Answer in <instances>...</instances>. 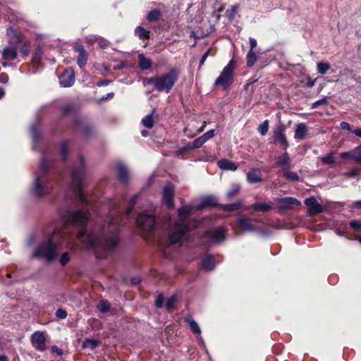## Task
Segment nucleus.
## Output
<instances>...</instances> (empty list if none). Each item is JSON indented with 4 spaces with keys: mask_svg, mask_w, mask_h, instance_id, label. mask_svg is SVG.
Segmentation results:
<instances>
[{
    "mask_svg": "<svg viewBox=\"0 0 361 361\" xmlns=\"http://www.w3.org/2000/svg\"><path fill=\"white\" fill-rule=\"evenodd\" d=\"M77 238L81 240L86 247L95 251L111 250L114 248L119 242L118 226L112 219H108L107 226H96L89 233L82 229Z\"/></svg>",
    "mask_w": 361,
    "mask_h": 361,
    "instance_id": "1",
    "label": "nucleus"
},
{
    "mask_svg": "<svg viewBox=\"0 0 361 361\" xmlns=\"http://www.w3.org/2000/svg\"><path fill=\"white\" fill-rule=\"evenodd\" d=\"M192 207L185 205L178 209V219L170 228L169 232V243L173 245L180 241L181 238L188 231V217L192 211Z\"/></svg>",
    "mask_w": 361,
    "mask_h": 361,
    "instance_id": "2",
    "label": "nucleus"
},
{
    "mask_svg": "<svg viewBox=\"0 0 361 361\" xmlns=\"http://www.w3.org/2000/svg\"><path fill=\"white\" fill-rule=\"evenodd\" d=\"M51 162L47 159H42L39 165V171L35 174V180L32 189V194L36 197H42L48 195L52 188L46 171L50 167Z\"/></svg>",
    "mask_w": 361,
    "mask_h": 361,
    "instance_id": "3",
    "label": "nucleus"
},
{
    "mask_svg": "<svg viewBox=\"0 0 361 361\" xmlns=\"http://www.w3.org/2000/svg\"><path fill=\"white\" fill-rule=\"evenodd\" d=\"M59 235L54 233L46 241L39 244L33 252L32 257L44 259L48 263L54 260L59 255V244L56 242V238Z\"/></svg>",
    "mask_w": 361,
    "mask_h": 361,
    "instance_id": "4",
    "label": "nucleus"
},
{
    "mask_svg": "<svg viewBox=\"0 0 361 361\" xmlns=\"http://www.w3.org/2000/svg\"><path fill=\"white\" fill-rule=\"evenodd\" d=\"M178 71L173 68L168 73L147 79L145 83L153 85L154 88L159 92L169 93L178 80Z\"/></svg>",
    "mask_w": 361,
    "mask_h": 361,
    "instance_id": "5",
    "label": "nucleus"
},
{
    "mask_svg": "<svg viewBox=\"0 0 361 361\" xmlns=\"http://www.w3.org/2000/svg\"><path fill=\"white\" fill-rule=\"evenodd\" d=\"M84 173V159L82 157L79 159V166L74 169L72 172V182L74 185L73 192L75 198L82 204H87L88 201L82 193L81 187L82 183V176Z\"/></svg>",
    "mask_w": 361,
    "mask_h": 361,
    "instance_id": "6",
    "label": "nucleus"
},
{
    "mask_svg": "<svg viewBox=\"0 0 361 361\" xmlns=\"http://www.w3.org/2000/svg\"><path fill=\"white\" fill-rule=\"evenodd\" d=\"M235 69V61L231 59L224 68L220 75L216 79L214 85L221 86L224 90H227L233 82V71Z\"/></svg>",
    "mask_w": 361,
    "mask_h": 361,
    "instance_id": "7",
    "label": "nucleus"
},
{
    "mask_svg": "<svg viewBox=\"0 0 361 361\" xmlns=\"http://www.w3.org/2000/svg\"><path fill=\"white\" fill-rule=\"evenodd\" d=\"M90 219V213L83 209L68 212L64 215L66 224L83 227Z\"/></svg>",
    "mask_w": 361,
    "mask_h": 361,
    "instance_id": "8",
    "label": "nucleus"
},
{
    "mask_svg": "<svg viewBox=\"0 0 361 361\" xmlns=\"http://www.w3.org/2000/svg\"><path fill=\"white\" fill-rule=\"evenodd\" d=\"M253 222H257L245 215H241L238 219V225L243 231L245 232H255L259 231V228L254 225Z\"/></svg>",
    "mask_w": 361,
    "mask_h": 361,
    "instance_id": "9",
    "label": "nucleus"
},
{
    "mask_svg": "<svg viewBox=\"0 0 361 361\" xmlns=\"http://www.w3.org/2000/svg\"><path fill=\"white\" fill-rule=\"evenodd\" d=\"M138 226L145 231H152L155 226V218L151 214H140L137 220Z\"/></svg>",
    "mask_w": 361,
    "mask_h": 361,
    "instance_id": "10",
    "label": "nucleus"
},
{
    "mask_svg": "<svg viewBox=\"0 0 361 361\" xmlns=\"http://www.w3.org/2000/svg\"><path fill=\"white\" fill-rule=\"evenodd\" d=\"M305 204L308 208V214L313 216L323 212V207L317 202L314 197H310L305 200Z\"/></svg>",
    "mask_w": 361,
    "mask_h": 361,
    "instance_id": "11",
    "label": "nucleus"
},
{
    "mask_svg": "<svg viewBox=\"0 0 361 361\" xmlns=\"http://www.w3.org/2000/svg\"><path fill=\"white\" fill-rule=\"evenodd\" d=\"M59 81L61 86L68 87L73 85L75 81V73L73 68L66 69L59 77Z\"/></svg>",
    "mask_w": 361,
    "mask_h": 361,
    "instance_id": "12",
    "label": "nucleus"
},
{
    "mask_svg": "<svg viewBox=\"0 0 361 361\" xmlns=\"http://www.w3.org/2000/svg\"><path fill=\"white\" fill-rule=\"evenodd\" d=\"M44 334L41 331L35 332L31 336V342L32 345L39 351L46 350Z\"/></svg>",
    "mask_w": 361,
    "mask_h": 361,
    "instance_id": "13",
    "label": "nucleus"
},
{
    "mask_svg": "<svg viewBox=\"0 0 361 361\" xmlns=\"http://www.w3.org/2000/svg\"><path fill=\"white\" fill-rule=\"evenodd\" d=\"M274 140L283 145L285 149L288 147V142L285 135V128L283 126H279L274 130Z\"/></svg>",
    "mask_w": 361,
    "mask_h": 361,
    "instance_id": "14",
    "label": "nucleus"
},
{
    "mask_svg": "<svg viewBox=\"0 0 361 361\" xmlns=\"http://www.w3.org/2000/svg\"><path fill=\"white\" fill-rule=\"evenodd\" d=\"M282 203L280 206V210H287L293 208V207H299L301 202L295 197H286L279 200Z\"/></svg>",
    "mask_w": 361,
    "mask_h": 361,
    "instance_id": "15",
    "label": "nucleus"
},
{
    "mask_svg": "<svg viewBox=\"0 0 361 361\" xmlns=\"http://www.w3.org/2000/svg\"><path fill=\"white\" fill-rule=\"evenodd\" d=\"M75 51L79 54L77 59V63L80 68H83L87 63V56L85 47L82 44H75L73 47Z\"/></svg>",
    "mask_w": 361,
    "mask_h": 361,
    "instance_id": "16",
    "label": "nucleus"
},
{
    "mask_svg": "<svg viewBox=\"0 0 361 361\" xmlns=\"http://www.w3.org/2000/svg\"><path fill=\"white\" fill-rule=\"evenodd\" d=\"M174 188L171 185H167L163 190V199L168 207L173 206Z\"/></svg>",
    "mask_w": 361,
    "mask_h": 361,
    "instance_id": "17",
    "label": "nucleus"
},
{
    "mask_svg": "<svg viewBox=\"0 0 361 361\" xmlns=\"http://www.w3.org/2000/svg\"><path fill=\"white\" fill-rule=\"evenodd\" d=\"M225 231L222 228H219L212 231L207 232L204 237L210 239L213 242H220L225 238Z\"/></svg>",
    "mask_w": 361,
    "mask_h": 361,
    "instance_id": "18",
    "label": "nucleus"
},
{
    "mask_svg": "<svg viewBox=\"0 0 361 361\" xmlns=\"http://www.w3.org/2000/svg\"><path fill=\"white\" fill-rule=\"evenodd\" d=\"M8 40L9 44L17 46L22 40V36L20 32L14 30L12 27H8L6 30Z\"/></svg>",
    "mask_w": 361,
    "mask_h": 361,
    "instance_id": "19",
    "label": "nucleus"
},
{
    "mask_svg": "<svg viewBox=\"0 0 361 361\" xmlns=\"http://www.w3.org/2000/svg\"><path fill=\"white\" fill-rule=\"evenodd\" d=\"M2 59L5 61H13L17 58L18 52L16 47H5L1 52Z\"/></svg>",
    "mask_w": 361,
    "mask_h": 361,
    "instance_id": "20",
    "label": "nucleus"
},
{
    "mask_svg": "<svg viewBox=\"0 0 361 361\" xmlns=\"http://www.w3.org/2000/svg\"><path fill=\"white\" fill-rule=\"evenodd\" d=\"M290 163L291 160L288 157V153L285 152L278 158L276 165L283 170H288L290 168Z\"/></svg>",
    "mask_w": 361,
    "mask_h": 361,
    "instance_id": "21",
    "label": "nucleus"
},
{
    "mask_svg": "<svg viewBox=\"0 0 361 361\" xmlns=\"http://www.w3.org/2000/svg\"><path fill=\"white\" fill-rule=\"evenodd\" d=\"M247 179L250 183H256L262 181L259 169L252 168L247 174Z\"/></svg>",
    "mask_w": 361,
    "mask_h": 361,
    "instance_id": "22",
    "label": "nucleus"
},
{
    "mask_svg": "<svg viewBox=\"0 0 361 361\" xmlns=\"http://www.w3.org/2000/svg\"><path fill=\"white\" fill-rule=\"evenodd\" d=\"M218 205L217 200L214 196H207L202 199L201 203L198 205L197 208L202 209L207 207H215Z\"/></svg>",
    "mask_w": 361,
    "mask_h": 361,
    "instance_id": "23",
    "label": "nucleus"
},
{
    "mask_svg": "<svg viewBox=\"0 0 361 361\" xmlns=\"http://www.w3.org/2000/svg\"><path fill=\"white\" fill-rule=\"evenodd\" d=\"M118 178L123 183L128 180V170L126 166L119 163L116 166Z\"/></svg>",
    "mask_w": 361,
    "mask_h": 361,
    "instance_id": "24",
    "label": "nucleus"
},
{
    "mask_svg": "<svg viewBox=\"0 0 361 361\" xmlns=\"http://www.w3.org/2000/svg\"><path fill=\"white\" fill-rule=\"evenodd\" d=\"M307 128L305 123H300L296 126L294 137L295 139L303 140L305 138Z\"/></svg>",
    "mask_w": 361,
    "mask_h": 361,
    "instance_id": "25",
    "label": "nucleus"
},
{
    "mask_svg": "<svg viewBox=\"0 0 361 361\" xmlns=\"http://www.w3.org/2000/svg\"><path fill=\"white\" fill-rule=\"evenodd\" d=\"M138 64L142 70H149L152 66V61L143 54L138 55Z\"/></svg>",
    "mask_w": 361,
    "mask_h": 361,
    "instance_id": "26",
    "label": "nucleus"
},
{
    "mask_svg": "<svg viewBox=\"0 0 361 361\" xmlns=\"http://www.w3.org/2000/svg\"><path fill=\"white\" fill-rule=\"evenodd\" d=\"M218 166L221 169L235 171L237 169L234 163L228 161L226 159H221L218 161Z\"/></svg>",
    "mask_w": 361,
    "mask_h": 361,
    "instance_id": "27",
    "label": "nucleus"
},
{
    "mask_svg": "<svg viewBox=\"0 0 361 361\" xmlns=\"http://www.w3.org/2000/svg\"><path fill=\"white\" fill-rule=\"evenodd\" d=\"M202 268L211 271L213 270L215 267V259L212 256H207L204 259L202 264Z\"/></svg>",
    "mask_w": 361,
    "mask_h": 361,
    "instance_id": "28",
    "label": "nucleus"
},
{
    "mask_svg": "<svg viewBox=\"0 0 361 361\" xmlns=\"http://www.w3.org/2000/svg\"><path fill=\"white\" fill-rule=\"evenodd\" d=\"M154 109L142 119V124L147 128H152L154 126Z\"/></svg>",
    "mask_w": 361,
    "mask_h": 361,
    "instance_id": "29",
    "label": "nucleus"
},
{
    "mask_svg": "<svg viewBox=\"0 0 361 361\" xmlns=\"http://www.w3.org/2000/svg\"><path fill=\"white\" fill-rule=\"evenodd\" d=\"M161 17V13L159 9H153L150 11L147 15V20L149 22H155L159 20Z\"/></svg>",
    "mask_w": 361,
    "mask_h": 361,
    "instance_id": "30",
    "label": "nucleus"
},
{
    "mask_svg": "<svg viewBox=\"0 0 361 361\" xmlns=\"http://www.w3.org/2000/svg\"><path fill=\"white\" fill-rule=\"evenodd\" d=\"M185 321L188 324L190 330L197 335H200L201 331L198 324L191 318H185Z\"/></svg>",
    "mask_w": 361,
    "mask_h": 361,
    "instance_id": "31",
    "label": "nucleus"
},
{
    "mask_svg": "<svg viewBox=\"0 0 361 361\" xmlns=\"http://www.w3.org/2000/svg\"><path fill=\"white\" fill-rule=\"evenodd\" d=\"M135 33L140 39H148L149 37V31L142 26H137L135 30Z\"/></svg>",
    "mask_w": 361,
    "mask_h": 361,
    "instance_id": "32",
    "label": "nucleus"
},
{
    "mask_svg": "<svg viewBox=\"0 0 361 361\" xmlns=\"http://www.w3.org/2000/svg\"><path fill=\"white\" fill-rule=\"evenodd\" d=\"M334 152H331L328 153L326 155L320 157V160L323 164H337L336 161V159L334 157Z\"/></svg>",
    "mask_w": 361,
    "mask_h": 361,
    "instance_id": "33",
    "label": "nucleus"
},
{
    "mask_svg": "<svg viewBox=\"0 0 361 361\" xmlns=\"http://www.w3.org/2000/svg\"><path fill=\"white\" fill-rule=\"evenodd\" d=\"M241 207H242L241 201H238L233 204H223L221 206V207L224 210L228 211V212H233V211L237 210V209L241 208Z\"/></svg>",
    "mask_w": 361,
    "mask_h": 361,
    "instance_id": "34",
    "label": "nucleus"
},
{
    "mask_svg": "<svg viewBox=\"0 0 361 361\" xmlns=\"http://www.w3.org/2000/svg\"><path fill=\"white\" fill-rule=\"evenodd\" d=\"M255 211H269L271 209V206L267 203H255L249 207Z\"/></svg>",
    "mask_w": 361,
    "mask_h": 361,
    "instance_id": "35",
    "label": "nucleus"
},
{
    "mask_svg": "<svg viewBox=\"0 0 361 361\" xmlns=\"http://www.w3.org/2000/svg\"><path fill=\"white\" fill-rule=\"evenodd\" d=\"M317 67L318 73L322 75H324L326 74L327 71L329 70L330 65L326 62H319L317 63Z\"/></svg>",
    "mask_w": 361,
    "mask_h": 361,
    "instance_id": "36",
    "label": "nucleus"
},
{
    "mask_svg": "<svg viewBox=\"0 0 361 361\" xmlns=\"http://www.w3.org/2000/svg\"><path fill=\"white\" fill-rule=\"evenodd\" d=\"M257 60V56L255 52L250 50L246 56L247 66L251 67L254 65Z\"/></svg>",
    "mask_w": 361,
    "mask_h": 361,
    "instance_id": "37",
    "label": "nucleus"
},
{
    "mask_svg": "<svg viewBox=\"0 0 361 361\" xmlns=\"http://www.w3.org/2000/svg\"><path fill=\"white\" fill-rule=\"evenodd\" d=\"M283 176L285 179L291 181H298L300 178L296 173L289 171H285Z\"/></svg>",
    "mask_w": 361,
    "mask_h": 361,
    "instance_id": "38",
    "label": "nucleus"
},
{
    "mask_svg": "<svg viewBox=\"0 0 361 361\" xmlns=\"http://www.w3.org/2000/svg\"><path fill=\"white\" fill-rule=\"evenodd\" d=\"M30 133L32 134V140L34 142H37L40 139V134L38 128L35 125H32L30 127Z\"/></svg>",
    "mask_w": 361,
    "mask_h": 361,
    "instance_id": "39",
    "label": "nucleus"
},
{
    "mask_svg": "<svg viewBox=\"0 0 361 361\" xmlns=\"http://www.w3.org/2000/svg\"><path fill=\"white\" fill-rule=\"evenodd\" d=\"M240 190V186L238 184H234L232 185L231 188L227 192L226 196L228 198H231L239 193Z\"/></svg>",
    "mask_w": 361,
    "mask_h": 361,
    "instance_id": "40",
    "label": "nucleus"
},
{
    "mask_svg": "<svg viewBox=\"0 0 361 361\" xmlns=\"http://www.w3.org/2000/svg\"><path fill=\"white\" fill-rule=\"evenodd\" d=\"M97 341L94 339H86L82 343V347L84 348H90L93 350L97 346Z\"/></svg>",
    "mask_w": 361,
    "mask_h": 361,
    "instance_id": "41",
    "label": "nucleus"
},
{
    "mask_svg": "<svg viewBox=\"0 0 361 361\" xmlns=\"http://www.w3.org/2000/svg\"><path fill=\"white\" fill-rule=\"evenodd\" d=\"M42 59V51L39 49L35 51L32 58V63L35 66H39Z\"/></svg>",
    "mask_w": 361,
    "mask_h": 361,
    "instance_id": "42",
    "label": "nucleus"
},
{
    "mask_svg": "<svg viewBox=\"0 0 361 361\" xmlns=\"http://www.w3.org/2000/svg\"><path fill=\"white\" fill-rule=\"evenodd\" d=\"M269 130V121L268 120H265L263 123H262L258 128L257 130L262 135H265L267 133V131Z\"/></svg>",
    "mask_w": 361,
    "mask_h": 361,
    "instance_id": "43",
    "label": "nucleus"
},
{
    "mask_svg": "<svg viewBox=\"0 0 361 361\" xmlns=\"http://www.w3.org/2000/svg\"><path fill=\"white\" fill-rule=\"evenodd\" d=\"M206 125H207V122L204 121L202 126L197 130L196 133H190V132L189 131L188 128H184V133H185V135L188 136V137H193L196 134H198V133H200L201 132H202L204 130V128L206 127Z\"/></svg>",
    "mask_w": 361,
    "mask_h": 361,
    "instance_id": "44",
    "label": "nucleus"
},
{
    "mask_svg": "<svg viewBox=\"0 0 361 361\" xmlns=\"http://www.w3.org/2000/svg\"><path fill=\"white\" fill-rule=\"evenodd\" d=\"M206 125H207V122L204 121L202 126L197 130L196 133H190V132L189 131L188 128H184V133H185V135L188 136V137H193L196 134H198V133H200L201 132H202L204 130V128L206 127Z\"/></svg>",
    "mask_w": 361,
    "mask_h": 361,
    "instance_id": "45",
    "label": "nucleus"
},
{
    "mask_svg": "<svg viewBox=\"0 0 361 361\" xmlns=\"http://www.w3.org/2000/svg\"><path fill=\"white\" fill-rule=\"evenodd\" d=\"M110 305L106 300H102L98 305V309L102 312H107L109 310Z\"/></svg>",
    "mask_w": 361,
    "mask_h": 361,
    "instance_id": "46",
    "label": "nucleus"
},
{
    "mask_svg": "<svg viewBox=\"0 0 361 361\" xmlns=\"http://www.w3.org/2000/svg\"><path fill=\"white\" fill-rule=\"evenodd\" d=\"M206 142L205 140L202 137V136L201 135L200 137H197V139H195L192 144V147L195 148V149H197V148H200L201 147L204 143Z\"/></svg>",
    "mask_w": 361,
    "mask_h": 361,
    "instance_id": "47",
    "label": "nucleus"
},
{
    "mask_svg": "<svg viewBox=\"0 0 361 361\" xmlns=\"http://www.w3.org/2000/svg\"><path fill=\"white\" fill-rule=\"evenodd\" d=\"M360 173V170L358 169H353L349 171L343 173V176L346 178H354L359 175Z\"/></svg>",
    "mask_w": 361,
    "mask_h": 361,
    "instance_id": "48",
    "label": "nucleus"
},
{
    "mask_svg": "<svg viewBox=\"0 0 361 361\" xmlns=\"http://www.w3.org/2000/svg\"><path fill=\"white\" fill-rule=\"evenodd\" d=\"M176 302V296H171L168 299L166 303V307L168 310H172L174 308L175 304Z\"/></svg>",
    "mask_w": 361,
    "mask_h": 361,
    "instance_id": "49",
    "label": "nucleus"
},
{
    "mask_svg": "<svg viewBox=\"0 0 361 361\" xmlns=\"http://www.w3.org/2000/svg\"><path fill=\"white\" fill-rule=\"evenodd\" d=\"M341 157L344 159H352L355 161V149L350 152H342L340 154Z\"/></svg>",
    "mask_w": 361,
    "mask_h": 361,
    "instance_id": "50",
    "label": "nucleus"
},
{
    "mask_svg": "<svg viewBox=\"0 0 361 361\" xmlns=\"http://www.w3.org/2000/svg\"><path fill=\"white\" fill-rule=\"evenodd\" d=\"M329 104V102L326 99V97H324L322 99H320L312 104V109H315L321 105H327Z\"/></svg>",
    "mask_w": 361,
    "mask_h": 361,
    "instance_id": "51",
    "label": "nucleus"
},
{
    "mask_svg": "<svg viewBox=\"0 0 361 361\" xmlns=\"http://www.w3.org/2000/svg\"><path fill=\"white\" fill-rule=\"evenodd\" d=\"M138 200V195H135L134 196H133L130 200V202H129V204L127 207V213H130L134 205L136 204L137 201Z\"/></svg>",
    "mask_w": 361,
    "mask_h": 361,
    "instance_id": "52",
    "label": "nucleus"
},
{
    "mask_svg": "<svg viewBox=\"0 0 361 361\" xmlns=\"http://www.w3.org/2000/svg\"><path fill=\"white\" fill-rule=\"evenodd\" d=\"M70 260V257H69V254L68 252H63L61 257H60V259H59V262H60V264L62 265V266H64L65 264H66Z\"/></svg>",
    "mask_w": 361,
    "mask_h": 361,
    "instance_id": "53",
    "label": "nucleus"
},
{
    "mask_svg": "<svg viewBox=\"0 0 361 361\" xmlns=\"http://www.w3.org/2000/svg\"><path fill=\"white\" fill-rule=\"evenodd\" d=\"M350 226L355 231H361V221H353L350 223Z\"/></svg>",
    "mask_w": 361,
    "mask_h": 361,
    "instance_id": "54",
    "label": "nucleus"
},
{
    "mask_svg": "<svg viewBox=\"0 0 361 361\" xmlns=\"http://www.w3.org/2000/svg\"><path fill=\"white\" fill-rule=\"evenodd\" d=\"M67 150H68L67 142H63L61 144V157H62L63 160H65L66 158Z\"/></svg>",
    "mask_w": 361,
    "mask_h": 361,
    "instance_id": "55",
    "label": "nucleus"
},
{
    "mask_svg": "<svg viewBox=\"0 0 361 361\" xmlns=\"http://www.w3.org/2000/svg\"><path fill=\"white\" fill-rule=\"evenodd\" d=\"M56 316L59 319H65L67 317V312L63 309H58L56 312Z\"/></svg>",
    "mask_w": 361,
    "mask_h": 361,
    "instance_id": "56",
    "label": "nucleus"
},
{
    "mask_svg": "<svg viewBox=\"0 0 361 361\" xmlns=\"http://www.w3.org/2000/svg\"><path fill=\"white\" fill-rule=\"evenodd\" d=\"M355 161L361 163V145L355 148Z\"/></svg>",
    "mask_w": 361,
    "mask_h": 361,
    "instance_id": "57",
    "label": "nucleus"
},
{
    "mask_svg": "<svg viewBox=\"0 0 361 361\" xmlns=\"http://www.w3.org/2000/svg\"><path fill=\"white\" fill-rule=\"evenodd\" d=\"M202 136L207 142L208 140L212 138L214 136V130H210L205 133L204 134H203Z\"/></svg>",
    "mask_w": 361,
    "mask_h": 361,
    "instance_id": "58",
    "label": "nucleus"
},
{
    "mask_svg": "<svg viewBox=\"0 0 361 361\" xmlns=\"http://www.w3.org/2000/svg\"><path fill=\"white\" fill-rule=\"evenodd\" d=\"M163 302H164V297L162 295H159L157 300H156V302H155V305L157 307H161L162 305H163Z\"/></svg>",
    "mask_w": 361,
    "mask_h": 361,
    "instance_id": "59",
    "label": "nucleus"
},
{
    "mask_svg": "<svg viewBox=\"0 0 361 361\" xmlns=\"http://www.w3.org/2000/svg\"><path fill=\"white\" fill-rule=\"evenodd\" d=\"M8 81V75L5 73H2L0 74V82L1 83H6Z\"/></svg>",
    "mask_w": 361,
    "mask_h": 361,
    "instance_id": "60",
    "label": "nucleus"
},
{
    "mask_svg": "<svg viewBox=\"0 0 361 361\" xmlns=\"http://www.w3.org/2000/svg\"><path fill=\"white\" fill-rule=\"evenodd\" d=\"M340 126H341V129H343V130H346L348 131L351 130L350 125L347 122H345V121L341 122L340 124Z\"/></svg>",
    "mask_w": 361,
    "mask_h": 361,
    "instance_id": "61",
    "label": "nucleus"
},
{
    "mask_svg": "<svg viewBox=\"0 0 361 361\" xmlns=\"http://www.w3.org/2000/svg\"><path fill=\"white\" fill-rule=\"evenodd\" d=\"M29 44H27V45H24L23 47H22V49H21V53L23 54V55L25 56V57H27L29 54Z\"/></svg>",
    "mask_w": 361,
    "mask_h": 361,
    "instance_id": "62",
    "label": "nucleus"
},
{
    "mask_svg": "<svg viewBox=\"0 0 361 361\" xmlns=\"http://www.w3.org/2000/svg\"><path fill=\"white\" fill-rule=\"evenodd\" d=\"M126 63L123 61H120L118 64L113 67L114 70H121L126 67Z\"/></svg>",
    "mask_w": 361,
    "mask_h": 361,
    "instance_id": "63",
    "label": "nucleus"
},
{
    "mask_svg": "<svg viewBox=\"0 0 361 361\" xmlns=\"http://www.w3.org/2000/svg\"><path fill=\"white\" fill-rule=\"evenodd\" d=\"M249 42H250V50L253 51V49L257 47V41L254 38L250 37L249 39Z\"/></svg>",
    "mask_w": 361,
    "mask_h": 361,
    "instance_id": "64",
    "label": "nucleus"
}]
</instances>
